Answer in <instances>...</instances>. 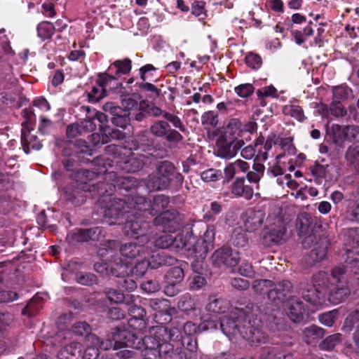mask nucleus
<instances>
[{
  "label": "nucleus",
  "mask_w": 359,
  "mask_h": 359,
  "mask_svg": "<svg viewBox=\"0 0 359 359\" xmlns=\"http://www.w3.org/2000/svg\"><path fill=\"white\" fill-rule=\"evenodd\" d=\"M119 249L120 254L126 259H133L136 257L147 258L150 255V251L147 246L137 244L134 242L127 243L120 245L116 249Z\"/></svg>",
  "instance_id": "nucleus-21"
},
{
  "label": "nucleus",
  "mask_w": 359,
  "mask_h": 359,
  "mask_svg": "<svg viewBox=\"0 0 359 359\" xmlns=\"http://www.w3.org/2000/svg\"><path fill=\"white\" fill-rule=\"evenodd\" d=\"M116 80L115 76H111L108 73H100L97 79V86L92 88L88 93V100L91 102H97L106 96V90L107 87L111 88V81Z\"/></svg>",
  "instance_id": "nucleus-16"
},
{
  "label": "nucleus",
  "mask_w": 359,
  "mask_h": 359,
  "mask_svg": "<svg viewBox=\"0 0 359 359\" xmlns=\"http://www.w3.org/2000/svg\"><path fill=\"white\" fill-rule=\"evenodd\" d=\"M114 334L116 346L126 345L135 349H154L163 350L165 344H168L171 339V330L165 327H157L153 329V333L142 337L139 332L118 330Z\"/></svg>",
  "instance_id": "nucleus-1"
},
{
  "label": "nucleus",
  "mask_w": 359,
  "mask_h": 359,
  "mask_svg": "<svg viewBox=\"0 0 359 359\" xmlns=\"http://www.w3.org/2000/svg\"><path fill=\"white\" fill-rule=\"evenodd\" d=\"M138 210H133V215H129V217L133 216V219H127L128 220L123 228V233L129 237H142L145 241H149V238L145 236V233L149 228V224L143 221L141 218L135 217Z\"/></svg>",
  "instance_id": "nucleus-13"
},
{
  "label": "nucleus",
  "mask_w": 359,
  "mask_h": 359,
  "mask_svg": "<svg viewBox=\"0 0 359 359\" xmlns=\"http://www.w3.org/2000/svg\"><path fill=\"white\" fill-rule=\"evenodd\" d=\"M231 192L233 194L243 197L246 200H250L253 196V189L245 184L243 177H237L231 185Z\"/></svg>",
  "instance_id": "nucleus-27"
},
{
  "label": "nucleus",
  "mask_w": 359,
  "mask_h": 359,
  "mask_svg": "<svg viewBox=\"0 0 359 359\" xmlns=\"http://www.w3.org/2000/svg\"><path fill=\"white\" fill-rule=\"evenodd\" d=\"M146 201L148 203V207L140 211L149 210V213L152 215L160 214L154 219L153 222L155 225L168 226L173 229L177 226L178 224L176 219L178 212L176 210L164 212L170 203L169 198L167 196L163 194L156 195L154 197L152 202H148L147 200Z\"/></svg>",
  "instance_id": "nucleus-5"
},
{
  "label": "nucleus",
  "mask_w": 359,
  "mask_h": 359,
  "mask_svg": "<svg viewBox=\"0 0 359 359\" xmlns=\"http://www.w3.org/2000/svg\"><path fill=\"white\" fill-rule=\"evenodd\" d=\"M346 252V268L349 269L354 273H357L359 269V251L356 252L353 250H348Z\"/></svg>",
  "instance_id": "nucleus-45"
},
{
  "label": "nucleus",
  "mask_w": 359,
  "mask_h": 359,
  "mask_svg": "<svg viewBox=\"0 0 359 359\" xmlns=\"http://www.w3.org/2000/svg\"><path fill=\"white\" fill-rule=\"evenodd\" d=\"M268 226L262 237V244L267 247L278 244L283 240L286 228L280 217H276L274 222L271 219H267Z\"/></svg>",
  "instance_id": "nucleus-8"
},
{
  "label": "nucleus",
  "mask_w": 359,
  "mask_h": 359,
  "mask_svg": "<svg viewBox=\"0 0 359 359\" xmlns=\"http://www.w3.org/2000/svg\"><path fill=\"white\" fill-rule=\"evenodd\" d=\"M104 293L111 303H125L126 304L129 305L130 303H133L136 300V297L134 295H125L121 292L112 288L104 289Z\"/></svg>",
  "instance_id": "nucleus-28"
},
{
  "label": "nucleus",
  "mask_w": 359,
  "mask_h": 359,
  "mask_svg": "<svg viewBox=\"0 0 359 359\" xmlns=\"http://www.w3.org/2000/svg\"><path fill=\"white\" fill-rule=\"evenodd\" d=\"M150 267L158 269L162 266L172 265L175 263L176 259L164 252L152 255L149 259Z\"/></svg>",
  "instance_id": "nucleus-33"
},
{
  "label": "nucleus",
  "mask_w": 359,
  "mask_h": 359,
  "mask_svg": "<svg viewBox=\"0 0 359 359\" xmlns=\"http://www.w3.org/2000/svg\"><path fill=\"white\" fill-rule=\"evenodd\" d=\"M178 308L183 312L189 313L195 310L194 299L189 295H184L178 302Z\"/></svg>",
  "instance_id": "nucleus-51"
},
{
  "label": "nucleus",
  "mask_w": 359,
  "mask_h": 359,
  "mask_svg": "<svg viewBox=\"0 0 359 359\" xmlns=\"http://www.w3.org/2000/svg\"><path fill=\"white\" fill-rule=\"evenodd\" d=\"M229 242L235 247L244 248L248 244V238L241 227H236L231 233Z\"/></svg>",
  "instance_id": "nucleus-36"
},
{
  "label": "nucleus",
  "mask_w": 359,
  "mask_h": 359,
  "mask_svg": "<svg viewBox=\"0 0 359 359\" xmlns=\"http://www.w3.org/2000/svg\"><path fill=\"white\" fill-rule=\"evenodd\" d=\"M241 123L236 118L231 119L226 126L224 135L226 138H238L241 133Z\"/></svg>",
  "instance_id": "nucleus-38"
},
{
  "label": "nucleus",
  "mask_w": 359,
  "mask_h": 359,
  "mask_svg": "<svg viewBox=\"0 0 359 359\" xmlns=\"http://www.w3.org/2000/svg\"><path fill=\"white\" fill-rule=\"evenodd\" d=\"M189 255L193 259H204L210 248L204 243L201 238H190L187 241Z\"/></svg>",
  "instance_id": "nucleus-25"
},
{
  "label": "nucleus",
  "mask_w": 359,
  "mask_h": 359,
  "mask_svg": "<svg viewBox=\"0 0 359 359\" xmlns=\"http://www.w3.org/2000/svg\"><path fill=\"white\" fill-rule=\"evenodd\" d=\"M55 30V27L49 22H42L37 27L38 36L42 40L50 39Z\"/></svg>",
  "instance_id": "nucleus-44"
},
{
  "label": "nucleus",
  "mask_w": 359,
  "mask_h": 359,
  "mask_svg": "<svg viewBox=\"0 0 359 359\" xmlns=\"http://www.w3.org/2000/svg\"><path fill=\"white\" fill-rule=\"evenodd\" d=\"M133 303H130L129 304V308L128 309L129 315L130 318H146V311L141 306H139Z\"/></svg>",
  "instance_id": "nucleus-63"
},
{
  "label": "nucleus",
  "mask_w": 359,
  "mask_h": 359,
  "mask_svg": "<svg viewBox=\"0 0 359 359\" xmlns=\"http://www.w3.org/2000/svg\"><path fill=\"white\" fill-rule=\"evenodd\" d=\"M349 294L350 290L348 287L341 285V286L336 287L330 292L328 301L332 304H338L345 301Z\"/></svg>",
  "instance_id": "nucleus-34"
},
{
  "label": "nucleus",
  "mask_w": 359,
  "mask_h": 359,
  "mask_svg": "<svg viewBox=\"0 0 359 359\" xmlns=\"http://www.w3.org/2000/svg\"><path fill=\"white\" fill-rule=\"evenodd\" d=\"M293 285L287 280H283L276 283L268 291V299L275 305L283 304L292 293Z\"/></svg>",
  "instance_id": "nucleus-14"
},
{
  "label": "nucleus",
  "mask_w": 359,
  "mask_h": 359,
  "mask_svg": "<svg viewBox=\"0 0 359 359\" xmlns=\"http://www.w3.org/2000/svg\"><path fill=\"white\" fill-rule=\"evenodd\" d=\"M118 330V332H122L123 330H127L123 327H119L117 326L116 327L114 328L111 331V337L112 340L109 339H100L95 334H90L88 336V339L89 341H91L94 345L98 346L101 349L107 351L113 348L114 349H118L124 347H127L126 345L116 346L115 340L114 339V334Z\"/></svg>",
  "instance_id": "nucleus-26"
},
{
  "label": "nucleus",
  "mask_w": 359,
  "mask_h": 359,
  "mask_svg": "<svg viewBox=\"0 0 359 359\" xmlns=\"http://www.w3.org/2000/svg\"><path fill=\"white\" fill-rule=\"evenodd\" d=\"M273 286V282L267 279L256 280L252 283V289L257 294L262 295L265 293L268 294V291Z\"/></svg>",
  "instance_id": "nucleus-48"
},
{
  "label": "nucleus",
  "mask_w": 359,
  "mask_h": 359,
  "mask_svg": "<svg viewBox=\"0 0 359 359\" xmlns=\"http://www.w3.org/2000/svg\"><path fill=\"white\" fill-rule=\"evenodd\" d=\"M243 145V140L219 137L216 142L215 154L219 158L230 159L237 154Z\"/></svg>",
  "instance_id": "nucleus-9"
},
{
  "label": "nucleus",
  "mask_w": 359,
  "mask_h": 359,
  "mask_svg": "<svg viewBox=\"0 0 359 359\" xmlns=\"http://www.w3.org/2000/svg\"><path fill=\"white\" fill-rule=\"evenodd\" d=\"M201 123L205 129L216 127L218 123L217 113L214 111L205 112L201 116Z\"/></svg>",
  "instance_id": "nucleus-46"
},
{
  "label": "nucleus",
  "mask_w": 359,
  "mask_h": 359,
  "mask_svg": "<svg viewBox=\"0 0 359 359\" xmlns=\"http://www.w3.org/2000/svg\"><path fill=\"white\" fill-rule=\"evenodd\" d=\"M206 283L204 274H193L190 278L189 287L192 290H198L203 287Z\"/></svg>",
  "instance_id": "nucleus-54"
},
{
  "label": "nucleus",
  "mask_w": 359,
  "mask_h": 359,
  "mask_svg": "<svg viewBox=\"0 0 359 359\" xmlns=\"http://www.w3.org/2000/svg\"><path fill=\"white\" fill-rule=\"evenodd\" d=\"M245 62L250 67L257 69L261 67L262 60L259 55L250 53L245 57Z\"/></svg>",
  "instance_id": "nucleus-56"
},
{
  "label": "nucleus",
  "mask_w": 359,
  "mask_h": 359,
  "mask_svg": "<svg viewBox=\"0 0 359 359\" xmlns=\"http://www.w3.org/2000/svg\"><path fill=\"white\" fill-rule=\"evenodd\" d=\"M229 309V303L222 298H216L215 297H210L209 302L205 306L207 312L211 315L224 313Z\"/></svg>",
  "instance_id": "nucleus-30"
},
{
  "label": "nucleus",
  "mask_w": 359,
  "mask_h": 359,
  "mask_svg": "<svg viewBox=\"0 0 359 359\" xmlns=\"http://www.w3.org/2000/svg\"><path fill=\"white\" fill-rule=\"evenodd\" d=\"M76 280L81 285L91 286L97 283V277L90 273H80L76 275Z\"/></svg>",
  "instance_id": "nucleus-53"
},
{
  "label": "nucleus",
  "mask_w": 359,
  "mask_h": 359,
  "mask_svg": "<svg viewBox=\"0 0 359 359\" xmlns=\"http://www.w3.org/2000/svg\"><path fill=\"white\" fill-rule=\"evenodd\" d=\"M146 159L147 157L143 154H132L126 159L118 161V166L125 172H135L143 168Z\"/></svg>",
  "instance_id": "nucleus-24"
},
{
  "label": "nucleus",
  "mask_w": 359,
  "mask_h": 359,
  "mask_svg": "<svg viewBox=\"0 0 359 359\" xmlns=\"http://www.w3.org/2000/svg\"><path fill=\"white\" fill-rule=\"evenodd\" d=\"M163 353L164 359H188L185 350L182 348L174 349L170 343L164 345Z\"/></svg>",
  "instance_id": "nucleus-37"
},
{
  "label": "nucleus",
  "mask_w": 359,
  "mask_h": 359,
  "mask_svg": "<svg viewBox=\"0 0 359 359\" xmlns=\"http://www.w3.org/2000/svg\"><path fill=\"white\" fill-rule=\"evenodd\" d=\"M66 198L71 201L74 205H79L85 201L86 197L83 193L77 189L69 191L67 188L65 189Z\"/></svg>",
  "instance_id": "nucleus-52"
},
{
  "label": "nucleus",
  "mask_w": 359,
  "mask_h": 359,
  "mask_svg": "<svg viewBox=\"0 0 359 359\" xmlns=\"http://www.w3.org/2000/svg\"><path fill=\"white\" fill-rule=\"evenodd\" d=\"M82 349L81 344L70 343L59 351L57 358L58 359H79Z\"/></svg>",
  "instance_id": "nucleus-29"
},
{
  "label": "nucleus",
  "mask_w": 359,
  "mask_h": 359,
  "mask_svg": "<svg viewBox=\"0 0 359 359\" xmlns=\"http://www.w3.org/2000/svg\"><path fill=\"white\" fill-rule=\"evenodd\" d=\"M184 273L182 267L175 266L171 268L165 275L168 284L177 285L182 281Z\"/></svg>",
  "instance_id": "nucleus-40"
},
{
  "label": "nucleus",
  "mask_w": 359,
  "mask_h": 359,
  "mask_svg": "<svg viewBox=\"0 0 359 359\" xmlns=\"http://www.w3.org/2000/svg\"><path fill=\"white\" fill-rule=\"evenodd\" d=\"M142 355L144 359H162L163 356V349H141Z\"/></svg>",
  "instance_id": "nucleus-59"
},
{
  "label": "nucleus",
  "mask_w": 359,
  "mask_h": 359,
  "mask_svg": "<svg viewBox=\"0 0 359 359\" xmlns=\"http://www.w3.org/2000/svg\"><path fill=\"white\" fill-rule=\"evenodd\" d=\"M66 133L69 138H75L78 136L85 135L83 129H81L80 123L69 125L67 127Z\"/></svg>",
  "instance_id": "nucleus-57"
},
{
  "label": "nucleus",
  "mask_w": 359,
  "mask_h": 359,
  "mask_svg": "<svg viewBox=\"0 0 359 359\" xmlns=\"http://www.w3.org/2000/svg\"><path fill=\"white\" fill-rule=\"evenodd\" d=\"M259 359H292V355L271 347L264 348L259 355Z\"/></svg>",
  "instance_id": "nucleus-39"
},
{
  "label": "nucleus",
  "mask_w": 359,
  "mask_h": 359,
  "mask_svg": "<svg viewBox=\"0 0 359 359\" xmlns=\"http://www.w3.org/2000/svg\"><path fill=\"white\" fill-rule=\"evenodd\" d=\"M286 113L299 121H303L305 119L303 109L299 106H290L286 109Z\"/></svg>",
  "instance_id": "nucleus-62"
},
{
  "label": "nucleus",
  "mask_w": 359,
  "mask_h": 359,
  "mask_svg": "<svg viewBox=\"0 0 359 359\" xmlns=\"http://www.w3.org/2000/svg\"><path fill=\"white\" fill-rule=\"evenodd\" d=\"M174 173V165L168 161L161 162L156 171L149 175L146 185L151 191L165 189L169 187Z\"/></svg>",
  "instance_id": "nucleus-7"
},
{
  "label": "nucleus",
  "mask_w": 359,
  "mask_h": 359,
  "mask_svg": "<svg viewBox=\"0 0 359 359\" xmlns=\"http://www.w3.org/2000/svg\"><path fill=\"white\" fill-rule=\"evenodd\" d=\"M217 316L208 313L206 315H203L201 317V322L198 326V329L200 331L214 330L217 329Z\"/></svg>",
  "instance_id": "nucleus-41"
},
{
  "label": "nucleus",
  "mask_w": 359,
  "mask_h": 359,
  "mask_svg": "<svg viewBox=\"0 0 359 359\" xmlns=\"http://www.w3.org/2000/svg\"><path fill=\"white\" fill-rule=\"evenodd\" d=\"M104 174V179L113 180L115 182L114 184H108L109 187V189L112 190V187H115V184L118 186L120 189H125L126 191L133 190L136 189L140 185V182L138 180L133 177L128 176V177H120L116 178V175L113 172H105V170L103 171Z\"/></svg>",
  "instance_id": "nucleus-23"
},
{
  "label": "nucleus",
  "mask_w": 359,
  "mask_h": 359,
  "mask_svg": "<svg viewBox=\"0 0 359 359\" xmlns=\"http://www.w3.org/2000/svg\"><path fill=\"white\" fill-rule=\"evenodd\" d=\"M99 212L104 217L115 220L126 215H133L134 210H141L148 207L146 198L141 196H129L124 199L114 198L109 195L102 196L98 201ZM116 221L110 224H116Z\"/></svg>",
  "instance_id": "nucleus-2"
},
{
  "label": "nucleus",
  "mask_w": 359,
  "mask_h": 359,
  "mask_svg": "<svg viewBox=\"0 0 359 359\" xmlns=\"http://www.w3.org/2000/svg\"><path fill=\"white\" fill-rule=\"evenodd\" d=\"M305 312L304 306L301 301L295 297L290 299L288 316L294 322L297 323L303 319Z\"/></svg>",
  "instance_id": "nucleus-31"
},
{
  "label": "nucleus",
  "mask_w": 359,
  "mask_h": 359,
  "mask_svg": "<svg viewBox=\"0 0 359 359\" xmlns=\"http://www.w3.org/2000/svg\"><path fill=\"white\" fill-rule=\"evenodd\" d=\"M341 334L336 333L327 337L321 343L319 344V347L323 351H331L336 346L341 342Z\"/></svg>",
  "instance_id": "nucleus-43"
},
{
  "label": "nucleus",
  "mask_w": 359,
  "mask_h": 359,
  "mask_svg": "<svg viewBox=\"0 0 359 359\" xmlns=\"http://www.w3.org/2000/svg\"><path fill=\"white\" fill-rule=\"evenodd\" d=\"M212 264L217 267H234L240 259L238 252L229 247H222L212 255Z\"/></svg>",
  "instance_id": "nucleus-12"
},
{
  "label": "nucleus",
  "mask_w": 359,
  "mask_h": 359,
  "mask_svg": "<svg viewBox=\"0 0 359 359\" xmlns=\"http://www.w3.org/2000/svg\"><path fill=\"white\" fill-rule=\"evenodd\" d=\"M241 326V335L251 345H261L268 341L269 337L262 329V321L255 314L247 313Z\"/></svg>",
  "instance_id": "nucleus-6"
},
{
  "label": "nucleus",
  "mask_w": 359,
  "mask_h": 359,
  "mask_svg": "<svg viewBox=\"0 0 359 359\" xmlns=\"http://www.w3.org/2000/svg\"><path fill=\"white\" fill-rule=\"evenodd\" d=\"M80 124L85 134L90 133L96 128V123H95L92 114L88 115L86 118L81 121Z\"/></svg>",
  "instance_id": "nucleus-61"
},
{
  "label": "nucleus",
  "mask_w": 359,
  "mask_h": 359,
  "mask_svg": "<svg viewBox=\"0 0 359 359\" xmlns=\"http://www.w3.org/2000/svg\"><path fill=\"white\" fill-rule=\"evenodd\" d=\"M317 223L312 216L306 212L300 213L296 219V226L299 233L305 237L302 241L304 248L312 247L315 243L316 246L310 252L304 256V262L306 266H312L316 263L323 260L327 254V246L323 243H316L317 237L313 233Z\"/></svg>",
  "instance_id": "nucleus-3"
},
{
  "label": "nucleus",
  "mask_w": 359,
  "mask_h": 359,
  "mask_svg": "<svg viewBox=\"0 0 359 359\" xmlns=\"http://www.w3.org/2000/svg\"><path fill=\"white\" fill-rule=\"evenodd\" d=\"M154 245L159 248H168L178 252L187 246V236L182 234L165 233L156 239Z\"/></svg>",
  "instance_id": "nucleus-15"
},
{
  "label": "nucleus",
  "mask_w": 359,
  "mask_h": 359,
  "mask_svg": "<svg viewBox=\"0 0 359 359\" xmlns=\"http://www.w3.org/2000/svg\"><path fill=\"white\" fill-rule=\"evenodd\" d=\"M147 258H142V259L138 262L134 267H132L129 265L128 262H123L122 263H127L128 266L130 268V273H135L137 276H142L149 266H150V263L149 260H146Z\"/></svg>",
  "instance_id": "nucleus-50"
},
{
  "label": "nucleus",
  "mask_w": 359,
  "mask_h": 359,
  "mask_svg": "<svg viewBox=\"0 0 359 359\" xmlns=\"http://www.w3.org/2000/svg\"><path fill=\"white\" fill-rule=\"evenodd\" d=\"M102 109L112 116L111 122L114 126L126 128L130 124V113L114 102L105 103Z\"/></svg>",
  "instance_id": "nucleus-17"
},
{
  "label": "nucleus",
  "mask_w": 359,
  "mask_h": 359,
  "mask_svg": "<svg viewBox=\"0 0 359 359\" xmlns=\"http://www.w3.org/2000/svg\"><path fill=\"white\" fill-rule=\"evenodd\" d=\"M149 306L160 315H168L170 316L175 311L172 308L170 302L164 299H151L149 301Z\"/></svg>",
  "instance_id": "nucleus-32"
},
{
  "label": "nucleus",
  "mask_w": 359,
  "mask_h": 359,
  "mask_svg": "<svg viewBox=\"0 0 359 359\" xmlns=\"http://www.w3.org/2000/svg\"><path fill=\"white\" fill-rule=\"evenodd\" d=\"M220 175V171L211 168L203 171L201 177L204 182H210L218 180Z\"/></svg>",
  "instance_id": "nucleus-58"
},
{
  "label": "nucleus",
  "mask_w": 359,
  "mask_h": 359,
  "mask_svg": "<svg viewBox=\"0 0 359 359\" xmlns=\"http://www.w3.org/2000/svg\"><path fill=\"white\" fill-rule=\"evenodd\" d=\"M131 60L128 58L123 60H116L109 67L108 71L111 72L112 69L115 67V75L120 74H126L131 70Z\"/></svg>",
  "instance_id": "nucleus-42"
},
{
  "label": "nucleus",
  "mask_w": 359,
  "mask_h": 359,
  "mask_svg": "<svg viewBox=\"0 0 359 359\" xmlns=\"http://www.w3.org/2000/svg\"><path fill=\"white\" fill-rule=\"evenodd\" d=\"M265 216L262 210L248 209L242 216L245 231L252 232L259 229L264 223Z\"/></svg>",
  "instance_id": "nucleus-19"
},
{
  "label": "nucleus",
  "mask_w": 359,
  "mask_h": 359,
  "mask_svg": "<svg viewBox=\"0 0 359 359\" xmlns=\"http://www.w3.org/2000/svg\"><path fill=\"white\" fill-rule=\"evenodd\" d=\"M149 132L155 137L163 138L168 142L178 143L183 140L182 135L176 130L172 129L165 120H157L149 128Z\"/></svg>",
  "instance_id": "nucleus-11"
},
{
  "label": "nucleus",
  "mask_w": 359,
  "mask_h": 359,
  "mask_svg": "<svg viewBox=\"0 0 359 359\" xmlns=\"http://www.w3.org/2000/svg\"><path fill=\"white\" fill-rule=\"evenodd\" d=\"M264 165L259 163H255L252 170L247 173V179L250 182L257 183L264 175Z\"/></svg>",
  "instance_id": "nucleus-47"
},
{
  "label": "nucleus",
  "mask_w": 359,
  "mask_h": 359,
  "mask_svg": "<svg viewBox=\"0 0 359 359\" xmlns=\"http://www.w3.org/2000/svg\"><path fill=\"white\" fill-rule=\"evenodd\" d=\"M254 87L250 83H244L235 88V92L241 97H247L254 92Z\"/></svg>",
  "instance_id": "nucleus-60"
},
{
  "label": "nucleus",
  "mask_w": 359,
  "mask_h": 359,
  "mask_svg": "<svg viewBox=\"0 0 359 359\" xmlns=\"http://www.w3.org/2000/svg\"><path fill=\"white\" fill-rule=\"evenodd\" d=\"M327 132L332 135L334 142L345 140V127L339 124H332L327 127Z\"/></svg>",
  "instance_id": "nucleus-49"
},
{
  "label": "nucleus",
  "mask_w": 359,
  "mask_h": 359,
  "mask_svg": "<svg viewBox=\"0 0 359 359\" xmlns=\"http://www.w3.org/2000/svg\"><path fill=\"white\" fill-rule=\"evenodd\" d=\"M299 293L306 302L316 309L325 304L324 297L314 286L301 283L299 287Z\"/></svg>",
  "instance_id": "nucleus-22"
},
{
  "label": "nucleus",
  "mask_w": 359,
  "mask_h": 359,
  "mask_svg": "<svg viewBox=\"0 0 359 359\" xmlns=\"http://www.w3.org/2000/svg\"><path fill=\"white\" fill-rule=\"evenodd\" d=\"M359 322V309L353 311L346 318L343 330L349 332L352 330L354 323Z\"/></svg>",
  "instance_id": "nucleus-55"
},
{
  "label": "nucleus",
  "mask_w": 359,
  "mask_h": 359,
  "mask_svg": "<svg viewBox=\"0 0 359 359\" xmlns=\"http://www.w3.org/2000/svg\"><path fill=\"white\" fill-rule=\"evenodd\" d=\"M101 232L102 230L100 227L76 229L67 235L66 239L70 244L74 245L78 243L98 239Z\"/></svg>",
  "instance_id": "nucleus-18"
},
{
  "label": "nucleus",
  "mask_w": 359,
  "mask_h": 359,
  "mask_svg": "<svg viewBox=\"0 0 359 359\" xmlns=\"http://www.w3.org/2000/svg\"><path fill=\"white\" fill-rule=\"evenodd\" d=\"M118 247V242L114 240H109L102 244L100 249V256L104 257L105 261L109 263L95 264V271L102 276H114L116 277L125 278L130 272V268L127 263H122L121 258L114 255V250Z\"/></svg>",
  "instance_id": "nucleus-4"
},
{
  "label": "nucleus",
  "mask_w": 359,
  "mask_h": 359,
  "mask_svg": "<svg viewBox=\"0 0 359 359\" xmlns=\"http://www.w3.org/2000/svg\"><path fill=\"white\" fill-rule=\"evenodd\" d=\"M324 335V330L316 325H311L304 330V340L308 344H315Z\"/></svg>",
  "instance_id": "nucleus-35"
},
{
  "label": "nucleus",
  "mask_w": 359,
  "mask_h": 359,
  "mask_svg": "<svg viewBox=\"0 0 359 359\" xmlns=\"http://www.w3.org/2000/svg\"><path fill=\"white\" fill-rule=\"evenodd\" d=\"M242 314L245 316L247 313L241 312L238 317L231 314L225 316L220 320V328L224 334L228 337L235 336L237 334H241V325L244 318Z\"/></svg>",
  "instance_id": "nucleus-20"
},
{
  "label": "nucleus",
  "mask_w": 359,
  "mask_h": 359,
  "mask_svg": "<svg viewBox=\"0 0 359 359\" xmlns=\"http://www.w3.org/2000/svg\"><path fill=\"white\" fill-rule=\"evenodd\" d=\"M23 116L26 118L25 122L22 123L21 144L24 151L29 153L30 149L39 150L42 147V144L37 140V137L31 134V129L29 126L34 113L31 110H23Z\"/></svg>",
  "instance_id": "nucleus-10"
},
{
  "label": "nucleus",
  "mask_w": 359,
  "mask_h": 359,
  "mask_svg": "<svg viewBox=\"0 0 359 359\" xmlns=\"http://www.w3.org/2000/svg\"><path fill=\"white\" fill-rule=\"evenodd\" d=\"M330 114L336 117H342L346 115V111L339 101L332 102L329 108Z\"/></svg>",
  "instance_id": "nucleus-64"
}]
</instances>
